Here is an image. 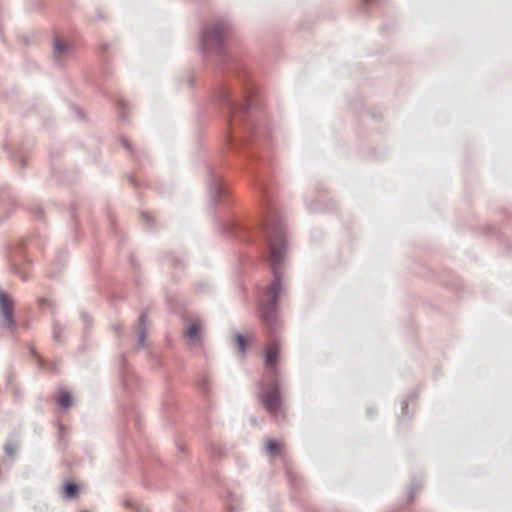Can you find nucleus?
<instances>
[{
  "instance_id": "f704fd0d",
  "label": "nucleus",
  "mask_w": 512,
  "mask_h": 512,
  "mask_svg": "<svg viewBox=\"0 0 512 512\" xmlns=\"http://www.w3.org/2000/svg\"><path fill=\"white\" fill-rule=\"evenodd\" d=\"M197 289L198 290H204V285L203 284H197Z\"/></svg>"
},
{
  "instance_id": "e433bc0d",
  "label": "nucleus",
  "mask_w": 512,
  "mask_h": 512,
  "mask_svg": "<svg viewBox=\"0 0 512 512\" xmlns=\"http://www.w3.org/2000/svg\"><path fill=\"white\" fill-rule=\"evenodd\" d=\"M367 414H368L369 416H371V415H372V410H371V409H367Z\"/></svg>"
},
{
  "instance_id": "5701e85b",
  "label": "nucleus",
  "mask_w": 512,
  "mask_h": 512,
  "mask_svg": "<svg viewBox=\"0 0 512 512\" xmlns=\"http://www.w3.org/2000/svg\"><path fill=\"white\" fill-rule=\"evenodd\" d=\"M416 397H417L416 393H415V392H413L412 394H410V395H409V397H408L406 400H404V401L402 402V408H401V410H402V415H403V416L407 414V410H408V403H409V401H413V400H415V399H416Z\"/></svg>"
},
{
  "instance_id": "20e7f679",
  "label": "nucleus",
  "mask_w": 512,
  "mask_h": 512,
  "mask_svg": "<svg viewBox=\"0 0 512 512\" xmlns=\"http://www.w3.org/2000/svg\"><path fill=\"white\" fill-rule=\"evenodd\" d=\"M261 402L268 412H277L282 406L280 385L274 383L266 392L261 395Z\"/></svg>"
},
{
  "instance_id": "4c0bfd02",
  "label": "nucleus",
  "mask_w": 512,
  "mask_h": 512,
  "mask_svg": "<svg viewBox=\"0 0 512 512\" xmlns=\"http://www.w3.org/2000/svg\"><path fill=\"white\" fill-rule=\"evenodd\" d=\"M130 181H131V183H132L133 185H136V182H135V180H134L133 178H130Z\"/></svg>"
},
{
  "instance_id": "f03ea898",
  "label": "nucleus",
  "mask_w": 512,
  "mask_h": 512,
  "mask_svg": "<svg viewBox=\"0 0 512 512\" xmlns=\"http://www.w3.org/2000/svg\"><path fill=\"white\" fill-rule=\"evenodd\" d=\"M15 301L4 290L0 289V318L2 320V328L10 332H14L17 323L14 318Z\"/></svg>"
},
{
  "instance_id": "6e6552de",
  "label": "nucleus",
  "mask_w": 512,
  "mask_h": 512,
  "mask_svg": "<svg viewBox=\"0 0 512 512\" xmlns=\"http://www.w3.org/2000/svg\"><path fill=\"white\" fill-rule=\"evenodd\" d=\"M202 329L201 321L196 319L192 321L186 328L185 336L193 341H200V332Z\"/></svg>"
},
{
  "instance_id": "393cba45",
  "label": "nucleus",
  "mask_w": 512,
  "mask_h": 512,
  "mask_svg": "<svg viewBox=\"0 0 512 512\" xmlns=\"http://www.w3.org/2000/svg\"><path fill=\"white\" fill-rule=\"evenodd\" d=\"M380 0H362L359 6L361 13H366V6L372 3L378 4Z\"/></svg>"
},
{
  "instance_id": "f8f14e48",
  "label": "nucleus",
  "mask_w": 512,
  "mask_h": 512,
  "mask_svg": "<svg viewBox=\"0 0 512 512\" xmlns=\"http://www.w3.org/2000/svg\"><path fill=\"white\" fill-rule=\"evenodd\" d=\"M57 403L65 408L68 409L72 405V394L68 391H63L58 395Z\"/></svg>"
},
{
  "instance_id": "6ab92c4d",
  "label": "nucleus",
  "mask_w": 512,
  "mask_h": 512,
  "mask_svg": "<svg viewBox=\"0 0 512 512\" xmlns=\"http://www.w3.org/2000/svg\"><path fill=\"white\" fill-rule=\"evenodd\" d=\"M58 429H59V433H58V445L60 448H65L66 447V441L64 440V436H65V426L61 423L58 424Z\"/></svg>"
},
{
  "instance_id": "a211bd4d",
  "label": "nucleus",
  "mask_w": 512,
  "mask_h": 512,
  "mask_svg": "<svg viewBox=\"0 0 512 512\" xmlns=\"http://www.w3.org/2000/svg\"><path fill=\"white\" fill-rule=\"evenodd\" d=\"M198 389L203 394L208 396L210 392V382L207 377H203L198 383Z\"/></svg>"
},
{
  "instance_id": "bb28decb",
  "label": "nucleus",
  "mask_w": 512,
  "mask_h": 512,
  "mask_svg": "<svg viewBox=\"0 0 512 512\" xmlns=\"http://www.w3.org/2000/svg\"><path fill=\"white\" fill-rule=\"evenodd\" d=\"M4 451L5 453L9 456V457H12L14 455V448H13V445L12 444H6L4 446Z\"/></svg>"
},
{
  "instance_id": "72a5a7b5",
  "label": "nucleus",
  "mask_w": 512,
  "mask_h": 512,
  "mask_svg": "<svg viewBox=\"0 0 512 512\" xmlns=\"http://www.w3.org/2000/svg\"><path fill=\"white\" fill-rule=\"evenodd\" d=\"M187 81H188L189 85L192 86L194 79H193V77H188Z\"/></svg>"
},
{
  "instance_id": "39448f33",
  "label": "nucleus",
  "mask_w": 512,
  "mask_h": 512,
  "mask_svg": "<svg viewBox=\"0 0 512 512\" xmlns=\"http://www.w3.org/2000/svg\"><path fill=\"white\" fill-rule=\"evenodd\" d=\"M280 354L278 343L272 341L266 348L264 353L265 364L269 368H275Z\"/></svg>"
},
{
  "instance_id": "1a4fd4ad",
  "label": "nucleus",
  "mask_w": 512,
  "mask_h": 512,
  "mask_svg": "<svg viewBox=\"0 0 512 512\" xmlns=\"http://www.w3.org/2000/svg\"><path fill=\"white\" fill-rule=\"evenodd\" d=\"M62 490L64 498L68 500L76 498L79 494V486L74 481L65 482L62 487Z\"/></svg>"
},
{
  "instance_id": "c756f323",
  "label": "nucleus",
  "mask_w": 512,
  "mask_h": 512,
  "mask_svg": "<svg viewBox=\"0 0 512 512\" xmlns=\"http://www.w3.org/2000/svg\"><path fill=\"white\" fill-rule=\"evenodd\" d=\"M42 208L40 206H37L34 210H32V213L34 214L35 217L37 218H40L41 215H42Z\"/></svg>"
},
{
  "instance_id": "c85d7f7f",
  "label": "nucleus",
  "mask_w": 512,
  "mask_h": 512,
  "mask_svg": "<svg viewBox=\"0 0 512 512\" xmlns=\"http://www.w3.org/2000/svg\"><path fill=\"white\" fill-rule=\"evenodd\" d=\"M141 217L147 224H150L152 222V217L146 212H142Z\"/></svg>"
},
{
  "instance_id": "f257e3e1",
  "label": "nucleus",
  "mask_w": 512,
  "mask_h": 512,
  "mask_svg": "<svg viewBox=\"0 0 512 512\" xmlns=\"http://www.w3.org/2000/svg\"><path fill=\"white\" fill-rule=\"evenodd\" d=\"M226 117L229 148L243 160L255 189L261 198V216L254 225L237 218H217L219 229L242 241H262L267 247L273 280L259 303L260 320L270 337L281 327L279 298L282 291L283 263L287 250L286 225L273 200V187L268 181V164L256 151L257 145L267 139L269 129L266 115L261 110L258 96H216Z\"/></svg>"
},
{
  "instance_id": "cd10ccee",
  "label": "nucleus",
  "mask_w": 512,
  "mask_h": 512,
  "mask_svg": "<svg viewBox=\"0 0 512 512\" xmlns=\"http://www.w3.org/2000/svg\"><path fill=\"white\" fill-rule=\"evenodd\" d=\"M117 108L119 110H125L128 108V103L124 99H119L117 101Z\"/></svg>"
},
{
  "instance_id": "4be33fe9",
  "label": "nucleus",
  "mask_w": 512,
  "mask_h": 512,
  "mask_svg": "<svg viewBox=\"0 0 512 512\" xmlns=\"http://www.w3.org/2000/svg\"><path fill=\"white\" fill-rule=\"evenodd\" d=\"M38 304L40 306H47V307H49L51 309L52 313H54L55 310H56V305L51 300H49L47 298H39L38 299Z\"/></svg>"
},
{
  "instance_id": "79ce46f5",
  "label": "nucleus",
  "mask_w": 512,
  "mask_h": 512,
  "mask_svg": "<svg viewBox=\"0 0 512 512\" xmlns=\"http://www.w3.org/2000/svg\"><path fill=\"white\" fill-rule=\"evenodd\" d=\"M81 512H89V511H87V510H82Z\"/></svg>"
},
{
  "instance_id": "c9c22d12",
  "label": "nucleus",
  "mask_w": 512,
  "mask_h": 512,
  "mask_svg": "<svg viewBox=\"0 0 512 512\" xmlns=\"http://www.w3.org/2000/svg\"><path fill=\"white\" fill-rule=\"evenodd\" d=\"M58 261H59V262L61 261V262H63V263H64V261H65V256H64V255L59 256V260H58Z\"/></svg>"
},
{
  "instance_id": "423d86ee",
  "label": "nucleus",
  "mask_w": 512,
  "mask_h": 512,
  "mask_svg": "<svg viewBox=\"0 0 512 512\" xmlns=\"http://www.w3.org/2000/svg\"><path fill=\"white\" fill-rule=\"evenodd\" d=\"M148 322V312L143 310L137 320L136 326L138 329V347L142 348L145 346L146 341V329Z\"/></svg>"
},
{
  "instance_id": "4468645a",
  "label": "nucleus",
  "mask_w": 512,
  "mask_h": 512,
  "mask_svg": "<svg viewBox=\"0 0 512 512\" xmlns=\"http://www.w3.org/2000/svg\"><path fill=\"white\" fill-rule=\"evenodd\" d=\"M267 453L271 456L279 455L281 452L280 444L275 439H269L266 445Z\"/></svg>"
},
{
  "instance_id": "a878e982",
  "label": "nucleus",
  "mask_w": 512,
  "mask_h": 512,
  "mask_svg": "<svg viewBox=\"0 0 512 512\" xmlns=\"http://www.w3.org/2000/svg\"><path fill=\"white\" fill-rule=\"evenodd\" d=\"M121 142H122V145L123 147L128 150L131 154H134V150H133V147L130 143V141L126 138V137H121Z\"/></svg>"
},
{
  "instance_id": "412c9836",
  "label": "nucleus",
  "mask_w": 512,
  "mask_h": 512,
  "mask_svg": "<svg viewBox=\"0 0 512 512\" xmlns=\"http://www.w3.org/2000/svg\"><path fill=\"white\" fill-rule=\"evenodd\" d=\"M81 320L84 323V332L87 333V331L89 330V328L92 325V319H91V317L86 312H82L81 313Z\"/></svg>"
},
{
  "instance_id": "f3484780",
  "label": "nucleus",
  "mask_w": 512,
  "mask_h": 512,
  "mask_svg": "<svg viewBox=\"0 0 512 512\" xmlns=\"http://www.w3.org/2000/svg\"><path fill=\"white\" fill-rule=\"evenodd\" d=\"M235 341L240 352L245 353L247 350V341L242 333L235 335Z\"/></svg>"
},
{
  "instance_id": "b1692460",
  "label": "nucleus",
  "mask_w": 512,
  "mask_h": 512,
  "mask_svg": "<svg viewBox=\"0 0 512 512\" xmlns=\"http://www.w3.org/2000/svg\"><path fill=\"white\" fill-rule=\"evenodd\" d=\"M67 49H68V46L65 43L58 41V40L54 42V52L55 53L62 54L64 52H66Z\"/></svg>"
},
{
  "instance_id": "473e14b6",
  "label": "nucleus",
  "mask_w": 512,
  "mask_h": 512,
  "mask_svg": "<svg viewBox=\"0 0 512 512\" xmlns=\"http://www.w3.org/2000/svg\"><path fill=\"white\" fill-rule=\"evenodd\" d=\"M119 117H120L123 121H125V120H126V116H125L124 112H119Z\"/></svg>"
},
{
  "instance_id": "2eb2a0df",
  "label": "nucleus",
  "mask_w": 512,
  "mask_h": 512,
  "mask_svg": "<svg viewBox=\"0 0 512 512\" xmlns=\"http://www.w3.org/2000/svg\"><path fill=\"white\" fill-rule=\"evenodd\" d=\"M14 202L13 197L9 192L6 191L5 187L0 188V205H2L4 208L7 207L8 204Z\"/></svg>"
},
{
  "instance_id": "ddd939ff",
  "label": "nucleus",
  "mask_w": 512,
  "mask_h": 512,
  "mask_svg": "<svg viewBox=\"0 0 512 512\" xmlns=\"http://www.w3.org/2000/svg\"><path fill=\"white\" fill-rule=\"evenodd\" d=\"M164 263H166L169 266L174 267H182L184 265V260L180 256H176L174 254H168L163 259Z\"/></svg>"
},
{
  "instance_id": "2f4dec72",
  "label": "nucleus",
  "mask_w": 512,
  "mask_h": 512,
  "mask_svg": "<svg viewBox=\"0 0 512 512\" xmlns=\"http://www.w3.org/2000/svg\"><path fill=\"white\" fill-rule=\"evenodd\" d=\"M416 489H417L416 487L412 488V490H411V492H410V495H409V497H408V502L413 501V499H414V494H415Z\"/></svg>"
},
{
  "instance_id": "aec40b11",
  "label": "nucleus",
  "mask_w": 512,
  "mask_h": 512,
  "mask_svg": "<svg viewBox=\"0 0 512 512\" xmlns=\"http://www.w3.org/2000/svg\"><path fill=\"white\" fill-rule=\"evenodd\" d=\"M125 507L136 510L137 512H146V508L142 504H135L131 500H126Z\"/></svg>"
},
{
  "instance_id": "a19ab883",
  "label": "nucleus",
  "mask_w": 512,
  "mask_h": 512,
  "mask_svg": "<svg viewBox=\"0 0 512 512\" xmlns=\"http://www.w3.org/2000/svg\"><path fill=\"white\" fill-rule=\"evenodd\" d=\"M179 450H180L181 452H184V449H183V447H181V446L179 447Z\"/></svg>"
},
{
  "instance_id": "9b49d317",
  "label": "nucleus",
  "mask_w": 512,
  "mask_h": 512,
  "mask_svg": "<svg viewBox=\"0 0 512 512\" xmlns=\"http://www.w3.org/2000/svg\"><path fill=\"white\" fill-rule=\"evenodd\" d=\"M10 158L14 163H19L22 168L26 166L25 151L23 148L10 152Z\"/></svg>"
},
{
  "instance_id": "9d476101",
  "label": "nucleus",
  "mask_w": 512,
  "mask_h": 512,
  "mask_svg": "<svg viewBox=\"0 0 512 512\" xmlns=\"http://www.w3.org/2000/svg\"><path fill=\"white\" fill-rule=\"evenodd\" d=\"M66 331V327L61 324L59 321L54 320L52 323V338L57 343L63 342L62 335Z\"/></svg>"
},
{
  "instance_id": "ea45409f",
  "label": "nucleus",
  "mask_w": 512,
  "mask_h": 512,
  "mask_svg": "<svg viewBox=\"0 0 512 512\" xmlns=\"http://www.w3.org/2000/svg\"><path fill=\"white\" fill-rule=\"evenodd\" d=\"M6 218L7 216H5L4 218H0V221L3 222Z\"/></svg>"
},
{
  "instance_id": "58836bf2",
  "label": "nucleus",
  "mask_w": 512,
  "mask_h": 512,
  "mask_svg": "<svg viewBox=\"0 0 512 512\" xmlns=\"http://www.w3.org/2000/svg\"><path fill=\"white\" fill-rule=\"evenodd\" d=\"M21 277H22V279H23L24 281H25V280H27V277H26V276L21 275Z\"/></svg>"
},
{
  "instance_id": "dca6fc26",
  "label": "nucleus",
  "mask_w": 512,
  "mask_h": 512,
  "mask_svg": "<svg viewBox=\"0 0 512 512\" xmlns=\"http://www.w3.org/2000/svg\"><path fill=\"white\" fill-rule=\"evenodd\" d=\"M30 353L31 355H33L35 358H37L38 360V364L41 368L43 369H50L52 372H56V369L53 365H47L46 362L38 355L37 351L35 350V348L31 347L30 348Z\"/></svg>"
},
{
  "instance_id": "7c9ffc66",
  "label": "nucleus",
  "mask_w": 512,
  "mask_h": 512,
  "mask_svg": "<svg viewBox=\"0 0 512 512\" xmlns=\"http://www.w3.org/2000/svg\"><path fill=\"white\" fill-rule=\"evenodd\" d=\"M111 327H112L113 331H115L118 334H120L122 331L121 325L119 323H114V324H112Z\"/></svg>"
},
{
  "instance_id": "0eeeda50",
  "label": "nucleus",
  "mask_w": 512,
  "mask_h": 512,
  "mask_svg": "<svg viewBox=\"0 0 512 512\" xmlns=\"http://www.w3.org/2000/svg\"><path fill=\"white\" fill-rule=\"evenodd\" d=\"M122 386L127 391H132L138 386V376L128 368L123 367L121 372Z\"/></svg>"
},
{
  "instance_id": "7ed1b4c3",
  "label": "nucleus",
  "mask_w": 512,
  "mask_h": 512,
  "mask_svg": "<svg viewBox=\"0 0 512 512\" xmlns=\"http://www.w3.org/2000/svg\"><path fill=\"white\" fill-rule=\"evenodd\" d=\"M208 188L211 197V204L217 206L222 202L228 195L229 190L223 179V176L214 170H209L208 175Z\"/></svg>"
}]
</instances>
